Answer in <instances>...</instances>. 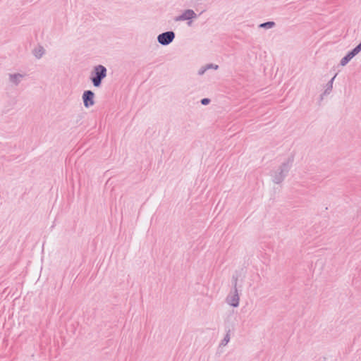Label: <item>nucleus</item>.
<instances>
[{
  "instance_id": "nucleus-4",
  "label": "nucleus",
  "mask_w": 361,
  "mask_h": 361,
  "mask_svg": "<svg viewBox=\"0 0 361 361\" xmlns=\"http://www.w3.org/2000/svg\"><path fill=\"white\" fill-rule=\"evenodd\" d=\"M226 301L229 305L233 307H238L240 301L238 290L231 289L226 298Z\"/></svg>"
},
{
  "instance_id": "nucleus-10",
  "label": "nucleus",
  "mask_w": 361,
  "mask_h": 361,
  "mask_svg": "<svg viewBox=\"0 0 361 361\" xmlns=\"http://www.w3.org/2000/svg\"><path fill=\"white\" fill-rule=\"evenodd\" d=\"M274 25H275V23L274 22H273V21H267V22L261 23L259 25V27H261V28L269 29V28H272L273 27H274Z\"/></svg>"
},
{
  "instance_id": "nucleus-7",
  "label": "nucleus",
  "mask_w": 361,
  "mask_h": 361,
  "mask_svg": "<svg viewBox=\"0 0 361 361\" xmlns=\"http://www.w3.org/2000/svg\"><path fill=\"white\" fill-rule=\"evenodd\" d=\"M23 78V75L20 73H14L9 75L10 81L16 85H18L21 79Z\"/></svg>"
},
{
  "instance_id": "nucleus-17",
  "label": "nucleus",
  "mask_w": 361,
  "mask_h": 361,
  "mask_svg": "<svg viewBox=\"0 0 361 361\" xmlns=\"http://www.w3.org/2000/svg\"><path fill=\"white\" fill-rule=\"evenodd\" d=\"M210 102L211 101L209 98H203L201 99L200 102L202 105H207L210 103Z\"/></svg>"
},
{
  "instance_id": "nucleus-1",
  "label": "nucleus",
  "mask_w": 361,
  "mask_h": 361,
  "mask_svg": "<svg viewBox=\"0 0 361 361\" xmlns=\"http://www.w3.org/2000/svg\"><path fill=\"white\" fill-rule=\"evenodd\" d=\"M293 159L288 158V160L281 164L277 170L274 171L272 174V180L276 184L282 183L288 175L292 166Z\"/></svg>"
},
{
  "instance_id": "nucleus-12",
  "label": "nucleus",
  "mask_w": 361,
  "mask_h": 361,
  "mask_svg": "<svg viewBox=\"0 0 361 361\" xmlns=\"http://www.w3.org/2000/svg\"><path fill=\"white\" fill-rule=\"evenodd\" d=\"M238 275H233L232 276V284L233 288L232 289L238 290Z\"/></svg>"
},
{
  "instance_id": "nucleus-11",
  "label": "nucleus",
  "mask_w": 361,
  "mask_h": 361,
  "mask_svg": "<svg viewBox=\"0 0 361 361\" xmlns=\"http://www.w3.org/2000/svg\"><path fill=\"white\" fill-rule=\"evenodd\" d=\"M230 341V329H228L225 335L224 339L221 342V345L225 346Z\"/></svg>"
},
{
  "instance_id": "nucleus-3",
  "label": "nucleus",
  "mask_w": 361,
  "mask_h": 361,
  "mask_svg": "<svg viewBox=\"0 0 361 361\" xmlns=\"http://www.w3.org/2000/svg\"><path fill=\"white\" fill-rule=\"evenodd\" d=\"M176 35L173 31H166L157 36V41L160 44L167 46L173 41Z\"/></svg>"
},
{
  "instance_id": "nucleus-2",
  "label": "nucleus",
  "mask_w": 361,
  "mask_h": 361,
  "mask_svg": "<svg viewBox=\"0 0 361 361\" xmlns=\"http://www.w3.org/2000/svg\"><path fill=\"white\" fill-rule=\"evenodd\" d=\"M107 70L103 65H97L94 67L91 72L90 80L95 87L102 85V80L106 77Z\"/></svg>"
},
{
  "instance_id": "nucleus-6",
  "label": "nucleus",
  "mask_w": 361,
  "mask_h": 361,
  "mask_svg": "<svg viewBox=\"0 0 361 361\" xmlns=\"http://www.w3.org/2000/svg\"><path fill=\"white\" fill-rule=\"evenodd\" d=\"M196 17V13L191 9L185 10L180 16H179L177 20H190Z\"/></svg>"
},
{
  "instance_id": "nucleus-15",
  "label": "nucleus",
  "mask_w": 361,
  "mask_h": 361,
  "mask_svg": "<svg viewBox=\"0 0 361 361\" xmlns=\"http://www.w3.org/2000/svg\"><path fill=\"white\" fill-rule=\"evenodd\" d=\"M357 54L354 52V51L352 49L350 51H349L345 56L350 59V61Z\"/></svg>"
},
{
  "instance_id": "nucleus-13",
  "label": "nucleus",
  "mask_w": 361,
  "mask_h": 361,
  "mask_svg": "<svg viewBox=\"0 0 361 361\" xmlns=\"http://www.w3.org/2000/svg\"><path fill=\"white\" fill-rule=\"evenodd\" d=\"M350 61V59L347 57V56H345L343 57L340 61V65L341 66H345L348 64V63Z\"/></svg>"
},
{
  "instance_id": "nucleus-16",
  "label": "nucleus",
  "mask_w": 361,
  "mask_h": 361,
  "mask_svg": "<svg viewBox=\"0 0 361 361\" xmlns=\"http://www.w3.org/2000/svg\"><path fill=\"white\" fill-rule=\"evenodd\" d=\"M353 50L356 54H358L361 51V42L353 49Z\"/></svg>"
},
{
  "instance_id": "nucleus-14",
  "label": "nucleus",
  "mask_w": 361,
  "mask_h": 361,
  "mask_svg": "<svg viewBox=\"0 0 361 361\" xmlns=\"http://www.w3.org/2000/svg\"><path fill=\"white\" fill-rule=\"evenodd\" d=\"M206 67L208 69H214V70H217L219 68V66L218 65H216V64H214V63H209V64H207L206 65Z\"/></svg>"
},
{
  "instance_id": "nucleus-5",
  "label": "nucleus",
  "mask_w": 361,
  "mask_h": 361,
  "mask_svg": "<svg viewBox=\"0 0 361 361\" xmlns=\"http://www.w3.org/2000/svg\"><path fill=\"white\" fill-rule=\"evenodd\" d=\"M94 93L92 90H85L82 94V101L84 106L89 108L94 104Z\"/></svg>"
},
{
  "instance_id": "nucleus-18",
  "label": "nucleus",
  "mask_w": 361,
  "mask_h": 361,
  "mask_svg": "<svg viewBox=\"0 0 361 361\" xmlns=\"http://www.w3.org/2000/svg\"><path fill=\"white\" fill-rule=\"evenodd\" d=\"M206 71H207V68L206 66H202V68L198 71V75H203V74L206 72Z\"/></svg>"
},
{
  "instance_id": "nucleus-9",
  "label": "nucleus",
  "mask_w": 361,
  "mask_h": 361,
  "mask_svg": "<svg viewBox=\"0 0 361 361\" xmlns=\"http://www.w3.org/2000/svg\"><path fill=\"white\" fill-rule=\"evenodd\" d=\"M336 76V74L326 84V89L324 92V94H329L331 92L332 88H333V82H334V80Z\"/></svg>"
},
{
  "instance_id": "nucleus-8",
  "label": "nucleus",
  "mask_w": 361,
  "mask_h": 361,
  "mask_svg": "<svg viewBox=\"0 0 361 361\" xmlns=\"http://www.w3.org/2000/svg\"><path fill=\"white\" fill-rule=\"evenodd\" d=\"M44 49L42 46H38L33 49V54L37 59H41L44 54Z\"/></svg>"
}]
</instances>
